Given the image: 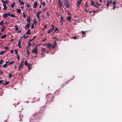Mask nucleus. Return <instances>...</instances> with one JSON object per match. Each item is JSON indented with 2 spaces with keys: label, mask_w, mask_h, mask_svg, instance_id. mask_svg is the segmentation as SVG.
Instances as JSON below:
<instances>
[{
  "label": "nucleus",
  "mask_w": 122,
  "mask_h": 122,
  "mask_svg": "<svg viewBox=\"0 0 122 122\" xmlns=\"http://www.w3.org/2000/svg\"><path fill=\"white\" fill-rule=\"evenodd\" d=\"M32 52L36 54H37V48L36 46L35 47L34 49L32 51Z\"/></svg>",
  "instance_id": "f257e3e1"
},
{
  "label": "nucleus",
  "mask_w": 122,
  "mask_h": 122,
  "mask_svg": "<svg viewBox=\"0 0 122 122\" xmlns=\"http://www.w3.org/2000/svg\"><path fill=\"white\" fill-rule=\"evenodd\" d=\"M10 13V12H9L8 13L4 14L3 15V17L4 18L7 17L8 16H9Z\"/></svg>",
  "instance_id": "f03ea898"
},
{
  "label": "nucleus",
  "mask_w": 122,
  "mask_h": 122,
  "mask_svg": "<svg viewBox=\"0 0 122 122\" xmlns=\"http://www.w3.org/2000/svg\"><path fill=\"white\" fill-rule=\"evenodd\" d=\"M30 23H27L26 25H25V30H26L27 29H28L30 27Z\"/></svg>",
  "instance_id": "7ed1b4c3"
},
{
  "label": "nucleus",
  "mask_w": 122,
  "mask_h": 122,
  "mask_svg": "<svg viewBox=\"0 0 122 122\" xmlns=\"http://www.w3.org/2000/svg\"><path fill=\"white\" fill-rule=\"evenodd\" d=\"M41 13V11H40L39 12H38L37 13V18L38 19V20H39V19L40 18V15Z\"/></svg>",
  "instance_id": "20e7f679"
},
{
  "label": "nucleus",
  "mask_w": 122,
  "mask_h": 122,
  "mask_svg": "<svg viewBox=\"0 0 122 122\" xmlns=\"http://www.w3.org/2000/svg\"><path fill=\"white\" fill-rule=\"evenodd\" d=\"M38 5L37 2L36 1L34 2L33 4V7L34 8H36Z\"/></svg>",
  "instance_id": "39448f33"
},
{
  "label": "nucleus",
  "mask_w": 122,
  "mask_h": 122,
  "mask_svg": "<svg viewBox=\"0 0 122 122\" xmlns=\"http://www.w3.org/2000/svg\"><path fill=\"white\" fill-rule=\"evenodd\" d=\"M64 4L66 8H69V5L67 2H65L64 3Z\"/></svg>",
  "instance_id": "423d86ee"
},
{
  "label": "nucleus",
  "mask_w": 122,
  "mask_h": 122,
  "mask_svg": "<svg viewBox=\"0 0 122 122\" xmlns=\"http://www.w3.org/2000/svg\"><path fill=\"white\" fill-rule=\"evenodd\" d=\"M26 21L28 23H30V16L27 17V19Z\"/></svg>",
  "instance_id": "0eeeda50"
},
{
  "label": "nucleus",
  "mask_w": 122,
  "mask_h": 122,
  "mask_svg": "<svg viewBox=\"0 0 122 122\" xmlns=\"http://www.w3.org/2000/svg\"><path fill=\"white\" fill-rule=\"evenodd\" d=\"M31 33V32L30 31V29H29L25 33V34H27V35H30Z\"/></svg>",
  "instance_id": "6e6552de"
},
{
  "label": "nucleus",
  "mask_w": 122,
  "mask_h": 122,
  "mask_svg": "<svg viewBox=\"0 0 122 122\" xmlns=\"http://www.w3.org/2000/svg\"><path fill=\"white\" fill-rule=\"evenodd\" d=\"M6 36L7 35L6 34L2 35L0 37V38L1 39H3L5 38L6 37Z\"/></svg>",
  "instance_id": "1a4fd4ad"
},
{
  "label": "nucleus",
  "mask_w": 122,
  "mask_h": 122,
  "mask_svg": "<svg viewBox=\"0 0 122 122\" xmlns=\"http://www.w3.org/2000/svg\"><path fill=\"white\" fill-rule=\"evenodd\" d=\"M27 34H24V35L23 36V38L24 39H26L27 38L29 37V36H26V35Z\"/></svg>",
  "instance_id": "9d476101"
},
{
  "label": "nucleus",
  "mask_w": 122,
  "mask_h": 122,
  "mask_svg": "<svg viewBox=\"0 0 122 122\" xmlns=\"http://www.w3.org/2000/svg\"><path fill=\"white\" fill-rule=\"evenodd\" d=\"M17 12L19 14H20L21 13V10L20 9H17Z\"/></svg>",
  "instance_id": "9b49d317"
},
{
  "label": "nucleus",
  "mask_w": 122,
  "mask_h": 122,
  "mask_svg": "<svg viewBox=\"0 0 122 122\" xmlns=\"http://www.w3.org/2000/svg\"><path fill=\"white\" fill-rule=\"evenodd\" d=\"M56 47V46L55 42L54 43V45H52L51 44V47L52 48H54Z\"/></svg>",
  "instance_id": "f8f14e48"
},
{
  "label": "nucleus",
  "mask_w": 122,
  "mask_h": 122,
  "mask_svg": "<svg viewBox=\"0 0 122 122\" xmlns=\"http://www.w3.org/2000/svg\"><path fill=\"white\" fill-rule=\"evenodd\" d=\"M6 29V27L4 26H3L2 27V29L1 30V31L2 32L4 30Z\"/></svg>",
  "instance_id": "ddd939ff"
},
{
  "label": "nucleus",
  "mask_w": 122,
  "mask_h": 122,
  "mask_svg": "<svg viewBox=\"0 0 122 122\" xmlns=\"http://www.w3.org/2000/svg\"><path fill=\"white\" fill-rule=\"evenodd\" d=\"M53 30L52 29H50L49 30H48L47 32V33L48 34H49Z\"/></svg>",
  "instance_id": "4468645a"
},
{
  "label": "nucleus",
  "mask_w": 122,
  "mask_h": 122,
  "mask_svg": "<svg viewBox=\"0 0 122 122\" xmlns=\"http://www.w3.org/2000/svg\"><path fill=\"white\" fill-rule=\"evenodd\" d=\"M9 16L10 17H12V18L15 17V15H14L12 14H10H10Z\"/></svg>",
  "instance_id": "2eb2a0df"
},
{
  "label": "nucleus",
  "mask_w": 122,
  "mask_h": 122,
  "mask_svg": "<svg viewBox=\"0 0 122 122\" xmlns=\"http://www.w3.org/2000/svg\"><path fill=\"white\" fill-rule=\"evenodd\" d=\"M3 5L4 7V9H6L7 8V7H6V5L5 4H3Z\"/></svg>",
  "instance_id": "dca6fc26"
},
{
  "label": "nucleus",
  "mask_w": 122,
  "mask_h": 122,
  "mask_svg": "<svg viewBox=\"0 0 122 122\" xmlns=\"http://www.w3.org/2000/svg\"><path fill=\"white\" fill-rule=\"evenodd\" d=\"M47 45V44H46ZM47 47L49 48H50L51 47V44H47Z\"/></svg>",
  "instance_id": "f3484780"
},
{
  "label": "nucleus",
  "mask_w": 122,
  "mask_h": 122,
  "mask_svg": "<svg viewBox=\"0 0 122 122\" xmlns=\"http://www.w3.org/2000/svg\"><path fill=\"white\" fill-rule=\"evenodd\" d=\"M23 65H24V64L23 62H21L20 65L19 66H20V67H21V68H22Z\"/></svg>",
  "instance_id": "a211bd4d"
},
{
  "label": "nucleus",
  "mask_w": 122,
  "mask_h": 122,
  "mask_svg": "<svg viewBox=\"0 0 122 122\" xmlns=\"http://www.w3.org/2000/svg\"><path fill=\"white\" fill-rule=\"evenodd\" d=\"M28 62L26 60L25 61V65H26V66H27L28 65Z\"/></svg>",
  "instance_id": "6ab92c4d"
},
{
  "label": "nucleus",
  "mask_w": 122,
  "mask_h": 122,
  "mask_svg": "<svg viewBox=\"0 0 122 122\" xmlns=\"http://www.w3.org/2000/svg\"><path fill=\"white\" fill-rule=\"evenodd\" d=\"M15 3L14 2H13V3L11 5V7H14L15 5Z\"/></svg>",
  "instance_id": "aec40b11"
},
{
  "label": "nucleus",
  "mask_w": 122,
  "mask_h": 122,
  "mask_svg": "<svg viewBox=\"0 0 122 122\" xmlns=\"http://www.w3.org/2000/svg\"><path fill=\"white\" fill-rule=\"evenodd\" d=\"M42 5H43L44 6H45V1H43V2H41V3Z\"/></svg>",
  "instance_id": "412c9836"
},
{
  "label": "nucleus",
  "mask_w": 122,
  "mask_h": 122,
  "mask_svg": "<svg viewBox=\"0 0 122 122\" xmlns=\"http://www.w3.org/2000/svg\"><path fill=\"white\" fill-rule=\"evenodd\" d=\"M12 76V72L11 73H9L8 74V77L9 78H10Z\"/></svg>",
  "instance_id": "4be33fe9"
},
{
  "label": "nucleus",
  "mask_w": 122,
  "mask_h": 122,
  "mask_svg": "<svg viewBox=\"0 0 122 122\" xmlns=\"http://www.w3.org/2000/svg\"><path fill=\"white\" fill-rule=\"evenodd\" d=\"M112 2L111 0H108L107 1V3H108L109 4H111L112 3Z\"/></svg>",
  "instance_id": "5701e85b"
},
{
  "label": "nucleus",
  "mask_w": 122,
  "mask_h": 122,
  "mask_svg": "<svg viewBox=\"0 0 122 122\" xmlns=\"http://www.w3.org/2000/svg\"><path fill=\"white\" fill-rule=\"evenodd\" d=\"M67 19L69 21H70L71 19V18L70 16H68L67 17Z\"/></svg>",
  "instance_id": "b1692460"
},
{
  "label": "nucleus",
  "mask_w": 122,
  "mask_h": 122,
  "mask_svg": "<svg viewBox=\"0 0 122 122\" xmlns=\"http://www.w3.org/2000/svg\"><path fill=\"white\" fill-rule=\"evenodd\" d=\"M5 51H1V52H0V54L1 55H2L3 54H4L5 53Z\"/></svg>",
  "instance_id": "393cba45"
},
{
  "label": "nucleus",
  "mask_w": 122,
  "mask_h": 122,
  "mask_svg": "<svg viewBox=\"0 0 122 122\" xmlns=\"http://www.w3.org/2000/svg\"><path fill=\"white\" fill-rule=\"evenodd\" d=\"M23 17L24 18H25L26 17V16L25 14V12H24L23 13Z\"/></svg>",
  "instance_id": "a878e982"
},
{
  "label": "nucleus",
  "mask_w": 122,
  "mask_h": 122,
  "mask_svg": "<svg viewBox=\"0 0 122 122\" xmlns=\"http://www.w3.org/2000/svg\"><path fill=\"white\" fill-rule=\"evenodd\" d=\"M14 62V61H12V62H10L9 63H8V65H11V64H12Z\"/></svg>",
  "instance_id": "bb28decb"
},
{
  "label": "nucleus",
  "mask_w": 122,
  "mask_h": 122,
  "mask_svg": "<svg viewBox=\"0 0 122 122\" xmlns=\"http://www.w3.org/2000/svg\"><path fill=\"white\" fill-rule=\"evenodd\" d=\"M41 49L42 50V52H44L45 51V48H43V47L42 48H41Z\"/></svg>",
  "instance_id": "cd10ccee"
},
{
  "label": "nucleus",
  "mask_w": 122,
  "mask_h": 122,
  "mask_svg": "<svg viewBox=\"0 0 122 122\" xmlns=\"http://www.w3.org/2000/svg\"><path fill=\"white\" fill-rule=\"evenodd\" d=\"M9 81H5V85H7L9 84Z\"/></svg>",
  "instance_id": "c85d7f7f"
},
{
  "label": "nucleus",
  "mask_w": 122,
  "mask_h": 122,
  "mask_svg": "<svg viewBox=\"0 0 122 122\" xmlns=\"http://www.w3.org/2000/svg\"><path fill=\"white\" fill-rule=\"evenodd\" d=\"M15 30L16 31H17L18 30V28L17 26H15Z\"/></svg>",
  "instance_id": "c756f323"
},
{
  "label": "nucleus",
  "mask_w": 122,
  "mask_h": 122,
  "mask_svg": "<svg viewBox=\"0 0 122 122\" xmlns=\"http://www.w3.org/2000/svg\"><path fill=\"white\" fill-rule=\"evenodd\" d=\"M21 45V40H19L18 42V45Z\"/></svg>",
  "instance_id": "7c9ffc66"
},
{
  "label": "nucleus",
  "mask_w": 122,
  "mask_h": 122,
  "mask_svg": "<svg viewBox=\"0 0 122 122\" xmlns=\"http://www.w3.org/2000/svg\"><path fill=\"white\" fill-rule=\"evenodd\" d=\"M82 0H79L78 1H77V3L79 4H80L81 2L82 1Z\"/></svg>",
  "instance_id": "2f4dec72"
},
{
  "label": "nucleus",
  "mask_w": 122,
  "mask_h": 122,
  "mask_svg": "<svg viewBox=\"0 0 122 122\" xmlns=\"http://www.w3.org/2000/svg\"><path fill=\"white\" fill-rule=\"evenodd\" d=\"M4 24L3 22L2 21L0 22V25H3Z\"/></svg>",
  "instance_id": "473e14b6"
},
{
  "label": "nucleus",
  "mask_w": 122,
  "mask_h": 122,
  "mask_svg": "<svg viewBox=\"0 0 122 122\" xmlns=\"http://www.w3.org/2000/svg\"><path fill=\"white\" fill-rule=\"evenodd\" d=\"M20 3L21 5H23L25 3L24 2L21 1V2H20Z\"/></svg>",
  "instance_id": "72a5a7b5"
},
{
  "label": "nucleus",
  "mask_w": 122,
  "mask_h": 122,
  "mask_svg": "<svg viewBox=\"0 0 122 122\" xmlns=\"http://www.w3.org/2000/svg\"><path fill=\"white\" fill-rule=\"evenodd\" d=\"M7 64H6L5 63V64H4L3 65V67H4L5 68L7 67Z\"/></svg>",
  "instance_id": "f704fd0d"
},
{
  "label": "nucleus",
  "mask_w": 122,
  "mask_h": 122,
  "mask_svg": "<svg viewBox=\"0 0 122 122\" xmlns=\"http://www.w3.org/2000/svg\"><path fill=\"white\" fill-rule=\"evenodd\" d=\"M61 21L63 22L64 21V20L63 19V17L62 16H61Z\"/></svg>",
  "instance_id": "c9c22d12"
},
{
  "label": "nucleus",
  "mask_w": 122,
  "mask_h": 122,
  "mask_svg": "<svg viewBox=\"0 0 122 122\" xmlns=\"http://www.w3.org/2000/svg\"><path fill=\"white\" fill-rule=\"evenodd\" d=\"M34 24L33 23L32 25H31V28L32 29H33L34 28Z\"/></svg>",
  "instance_id": "e433bc0d"
},
{
  "label": "nucleus",
  "mask_w": 122,
  "mask_h": 122,
  "mask_svg": "<svg viewBox=\"0 0 122 122\" xmlns=\"http://www.w3.org/2000/svg\"><path fill=\"white\" fill-rule=\"evenodd\" d=\"M8 2V1L7 0H6L5 1H4V3L3 4L7 3Z\"/></svg>",
  "instance_id": "4c0bfd02"
},
{
  "label": "nucleus",
  "mask_w": 122,
  "mask_h": 122,
  "mask_svg": "<svg viewBox=\"0 0 122 122\" xmlns=\"http://www.w3.org/2000/svg\"><path fill=\"white\" fill-rule=\"evenodd\" d=\"M94 4V2L93 1H92V2L91 3V4L92 5H93Z\"/></svg>",
  "instance_id": "58836bf2"
},
{
  "label": "nucleus",
  "mask_w": 122,
  "mask_h": 122,
  "mask_svg": "<svg viewBox=\"0 0 122 122\" xmlns=\"http://www.w3.org/2000/svg\"><path fill=\"white\" fill-rule=\"evenodd\" d=\"M34 23L35 24H36V23L37 21L35 20V19L34 20Z\"/></svg>",
  "instance_id": "ea45409f"
},
{
  "label": "nucleus",
  "mask_w": 122,
  "mask_h": 122,
  "mask_svg": "<svg viewBox=\"0 0 122 122\" xmlns=\"http://www.w3.org/2000/svg\"><path fill=\"white\" fill-rule=\"evenodd\" d=\"M44 28L43 29V30H45L46 28V25H44Z\"/></svg>",
  "instance_id": "a19ab883"
},
{
  "label": "nucleus",
  "mask_w": 122,
  "mask_h": 122,
  "mask_svg": "<svg viewBox=\"0 0 122 122\" xmlns=\"http://www.w3.org/2000/svg\"><path fill=\"white\" fill-rule=\"evenodd\" d=\"M58 30V29L57 27H56L55 29V32L57 31Z\"/></svg>",
  "instance_id": "79ce46f5"
},
{
  "label": "nucleus",
  "mask_w": 122,
  "mask_h": 122,
  "mask_svg": "<svg viewBox=\"0 0 122 122\" xmlns=\"http://www.w3.org/2000/svg\"><path fill=\"white\" fill-rule=\"evenodd\" d=\"M116 3V1H114L113 2H112L113 4L114 5Z\"/></svg>",
  "instance_id": "37998d69"
},
{
  "label": "nucleus",
  "mask_w": 122,
  "mask_h": 122,
  "mask_svg": "<svg viewBox=\"0 0 122 122\" xmlns=\"http://www.w3.org/2000/svg\"><path fill=\"white\" fill-rule=\"evenodd\" d=\"M82 33V34H84L85 33V31H82L81 32Z\"/></svg>",
  "instance_id": "c03bdc74"
},
{
  "label": "nucleus",
  "mask_w": 122,
  "mask_h": 122,
  "mask_svg": "<svg viewBox=\"0 0 122 122\" xmlns=\"http://www.w3.org/2000/svg\"><path fill=\"white\" fill-rule=\"evenodd\" d=\"M77 5L78 7H80V4L77 3Z\"/></svg>",
  "instance_id": "a18cd8bd"
},
{
  "label": "nucleus",
  "mask_w": 122,
  "mask_h": 122,
  "mask_svg": "<svg viewBox=\"0 0 122 122\" xmlns=\"http://www.w3.org/2000/svg\"><path fill=\"white\" fill-rule=\"evenodd\" d=\"M62 5V4H61V3H59V7H61V6Z\"/></svg>",
  "instance_id": "49530a36"
},
{
  "label": "nucleus",
  "mask_w": 122,
  "mask_h": 122,
  "mask_svg": "<svg viewBox=\"0 0 122 122\" xmlns=\"http://www.w3.org/2000/svg\"><path fill=\"white\" fill-rule=\"evenodd\" d=\"M72 38L73 39H77V37L76 36H74L73 37H72Z\"/></svg>",
  "instance_id": "de8ad7c7"
},
{
  "label": "nucleus",
  "mask_w": 122,
  "mask_h": 122,
  "mask_svg": "<svg viewBox=\"0 0 122 122\" xmlns=\"http://www.w3.org/2000/svg\"><path fill=\"white\" fill-rule=\"evenodd\" d=\"M52 29L53 30L54 29V25H52Z\"/></svg>",
  "instance_id": "09e8293b"
},
{
  "label": "nucleus",
  "mask_w": 122,
  "mask_h": 122,
  "mask_svg": "<svg viewBox=\"0 0 122 122\" xmlns=\"http://www.w3.org/2000/svg\"><path fill=\"white\" fill-rule=\"evenodd\" d=\"M3 61L2 60H1L0 61V64H2V62H3Z\"/></svg>",
  "instance_id": "8fccbe9b"
},
{
  "label": "nucleus",
  "mask_w": 122,
  "mask_h": 122,
  "mask_svg": "<svg viewBox=\"0 0 122 122\" xmlns=\"http://www.w3.org/2000/svg\"><path fill=\"white\" fill-rule=\"evenodd\" d=\"M63 22H62V21H61L60 22V24L61 25H63Z\"/></svg>",
  "instance_id": "3c124183"
},
{
  "label": "nucleus",
  "mask_w": 122,
  "mask_h": 122,
  "mask_svg": "<svg viewBox=\"0 0 122 122\" xmlns=\"http://www.w3.org/2000/svg\"><path fill=\"white\" fill-rule=\"evenodd\" d=\"M27 52L28 55H29L30 54V53L29 52L28 50L27 49Z\"/></svg>",
  "instance_id": "603ef678"
},
{
  "label": "nucleus",
  "mask_w": 122,
  "mask_h": 122,
  "mask_svg": "<svg viewBox=\"0 0 122 122\" xmlns=\"http://www.w3.org/2000/svg\"><path fill=\"white\" fill-rule=\"evenodd\" d=\"M31 65H32L31 64H30L28 63V65L27 66H28L30 67V66H31Z\"/></svg>",
  "instance_id": "864d4df0"
},
{
  "label": "nucleus",
  "mask_w": 122,
  "mask_h": 122,
  "mask_svg": "<svg viewBox=\"0 0 122 122\" xmlns=\"http://www.w3.org/2000/svg\"><path fill=\"white\" fill-rule=\"evenodd\" d=\"M96 4L98 5H100L99 4H98V3L97 2L96 3Z\"/></svg>",
  "instance_id": "5fc2aeb1"
},
{
  "label": "nucleus",
  "mask_w": 122,
  "mask_h": 122,
  "mask_svg": "<svg viewBox=\"0 0 122 122\" xmlns=\"http://www.w3.org/2000/svg\"><path fill=\"white\" fill-rule=\"evenodd\" d=\"M18 46L20 48H21V46H20V45H18Z\"/></svg>",
  "instance_id": "6e6d98bb"
},
{
  "label": "nucleus",
  "mask_w": 122,
  "mask_h": 122,
  "mask_svg": "<svg viewBox=\"0 0 122 122\" xmlns=\"http://www.w3.org/2000/svg\"><path fill=\"white\" fill-rule=\"evenodd\" d=\"M15 54H17V50H16L15 51Z\"/></svg>",
  "instance_id": "4d7b16f0"
},
{
  "label": "nucleus",
  "mask_w": 122,
  "mask_h": 122,
  "mask_svg": "<svg viewBox=\"0 0 122 122\" xmlns=\"http://www.w3.org/2000/svg\"><path fill=\"white\" fill-rule=\"evenodd\" d=\"M21 67H20V66H19V70H21Z\"/></svg>",
  "instance_id": "13d9d810"
},
{
  "label": "nucleus",
  "mask_w": 122,
  "mask_h": 122,
  "mask_svg": "<svg viewBox=\"0 0 122 122\" xmlns=\"http://www.w3.org/2000/svg\"><path fill=\"white\" fill-rule=\"evenodd\" d=\"M5 48L6 50H7L8 49V47L6 46H5Z\"/></svg>",
  "instance_id": "bf43d9fd"
},
{
  "label": "nucleus",
  "mask_w": 122,
  "mask_h": 122,
  "mask_svg": "<svg viewBox=\"0 0 122 122\" xmlns=\"http://www.w3.org/2000/svg\"><path fill=\"white\" fill-rule=\"evenodd\" d=\"M3 74V72L2 71H0V74Z\"/></svg>",
  "instance_id": "052dcab7"
},
{
  "label": "nucleus",
  "mask_w": 122,
  "mask_h": 122,
  "mask_svg": "<svg viewBox=\"0 0 122 122\" xmlns=\"http://www.w3.org/2000/svg\"><path fill=\"white\" fill-rule=\"evenodd\" d=\"M115 7H116V6H115V5H114V6L113 7V10H114L115 9Z\"/></svg>",
  "instance_id": "680f3d73"
},
{
  "label": "nucleus",
  "mask_w": 122,
  "mask_h": 122,
  "mask_svg": "<svg viewBox=\"0 0 122 122\" xmlns=\"http://www.w3.org/2000/svg\"><path fill=\"white\" fill-rule=\"evenodd\" d=\"M10 52H11V53H12H12H13V50H11V51H10Z\"/></svg>",
  "instance_id": "e2e57ef3"
},
{
  "label": "nucleus",
  "mask_w": 122,
  "mask_h": 122,
  "mask_svg": "<svg viewBox=\"0 0 122 122\" xmlns=\"http://www.w3.org/2000/svg\"><path fill=\"white\" fill-rule=\"evenodd\" d=\"M109 4H108V3H107V6L108 7H109Z\"/></svg>",
  "instance_id": "0e129e2a"
},
{
  "label": "nucleus",
  "mask_w": 122,
  "mask_h": 122,
  "mask_svg": "<svg viewBox=\"0 0 122 122\" xmlns=\"http://www.w3.org/2000/svg\"><path fill=\"white\" fill-rule=\"evenodd\" d=\"M92 12H95L96 11H90L89 12L90 13H91Z\"/></svg>",
  "instance_id": "69168bd1"
},
{
  "label": "nucleus",
  "mask_w": 122,
  "mask_h": 122,
  "mask_svg": "<svg viewBox=\"0 0 122 122\" xmlns=\"http://www.w3.org/2000/svg\"><path fill=\"white\" fill-rule=\"evenodd\" d=\"M2 81V80H0V84L1 83Z\"/></svg>",
  "instance_id": "338daca9"
},
{
  "label": "nucleus",
  "mask_w": 122,
  "mask_h": 122,
  "mask_svg": "<svg viewBox=\"0 0 122 122\" xmlns=\"http://www.w3.org/2000/svg\"><path fill=\"white\" fill-rule=\"evenodd\" d=\"M31 45V44L30 43H29L28 44V45L29 46H30Z\"/></svg>",
  "instance_id": "774afa93"
}]
</instances>
